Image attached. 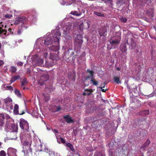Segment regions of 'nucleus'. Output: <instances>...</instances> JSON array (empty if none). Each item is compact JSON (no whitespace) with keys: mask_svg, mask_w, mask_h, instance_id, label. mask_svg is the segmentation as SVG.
Listing matches in <instances>:
<instances>
[{"mask_svg":"<svg viewBox=\"0 0 156 156\" xmlns=\"http://www.w3.org/2000/svg\"><path fill=\"white\" fill-rule=\"evenodd\" d=\"M46 154V153L45 151H43L41 150L39 151L38 154L40 156H44Z\"/></svg>","mask_w":156,"mask_h":156,"instance_id":"nucleus-32","label":"nucleus"},{"mask_svg":"<svg viewBox=\"0 0 156 156\" xmlns=\"http://www.w3.org/2000/svg\"><path fill=\"white\" fill-rule=\"evenodd\" d=\"M66 146L69 147L70 150L73 152H75V149L73 145L69 143L66 144Z\"/></svg>","mask_w":156,"mask_h":156,"instance_id":"nucleus-20","label":"nucleus"},{"mask_svg":"<svg viewBox=\"0 0 156 156\" xmlns=\"http://www.w3.org/2000/svg\"><path fill=\"white\" fill-rule=\"evenodd\" d=\"M56 30H55L54 31L52 32V34L51 35V36H50V37H47L45 40L44 41V44L46 45H51L53 43V39L52 36V34H53V32L56 31Z\"/></svg>","mask_w":156,"mask_h":156,"instance_id":"nucleus-8","label":"nucleus"},{"mask_svg":"<svg viewBox=\"0 0 156 156\" xmlns=\"http://www.w3.org/2000/svg\"><path fill=\"white\" fill-rule=\"evenodd\" d=\"M75 154H76V155H77V156H80V155L79 154H76L75 153Z\"/></svg>","mask_w":156,"mask_h":156,"instance_id":"nucleus-55","label":"nucleus"},{"mask_svg":"<svg viewBox=\"0 0 156 156\" xmlns=\"http://www.w3.org/2000/svg\"><path fill=\"white\" fill-rule=\"evenodd\" d=\"M105 2V3H108L110 4L111 6L112 7L113 5L112 0H101Z\"/></svg>","mask_w":156,"mask_h":156,"instance_id":"nucleus-31","label":"nucleus"},{"mask_svg":"<svg viewBox=\"0 0 156 156\" xmlns=\"http://www.w3.org/2000/svg\"><path fill=\"white\" fill-rule=\"evenodd\" d=\"M19 106L17 104H15L14 107V108L13 110V113L15 115H22L25 113V112L24 111L22 112L21 113H19Z\"/></svg>","mask_w":156,"mask_h":156,"instance_id":"nucleus-13","label":"nucleus"},{"mask_svg":"<svg viewBox=\"0 0 156 156\" xmlns=\"http://www.w3.org/2000/svg\"><path fill=\"white\" fill-rule=\"evenodd\" d=\"M151 13H153V9H152L151 10Z\"/></svg>","mask_w":156,"mask_h":156,"instance_id":"nucleus-56","label":"nucleus"},{"mask_svg":"<svg viewBox=\"0 0 156 156\" xmlns=\"http://www.w3.org/2000/svg\"><path fill=\"white\" fill-rule=\"evenodd\" d=\"M83 41L82 35L81 34L77 35L74 42L75 47L78 49L80 48Z\"/></svg>","mask_w":156,"mask_h":156,"instance_id":"nucleus-3","label":"nucleus"},{"mask_svg":"<svg viewBox=\"0 0 156 156\" xmlns=\"http://www.w3.org/2000/svg\"><path fill=\"white\" fill-rule=\"evenodd\" d=\"M23 25H21V26H20L18 29V30L17 32V33L18 34H20L23 31V30L22 29L23 27Z\"/></svg>","mask_w":156,"mask_h":156,"instance_id":"nucleus-33","label":"nucleus"},{"mask_svg":"<svg viewBox=\"0 0 156 156\" xmlns=\"http://www.w3.org/2000/svg\"><path fill=\"white\" fill-rule=\"evenodd\" d=\"M71 14L74 15H75L77 16H80L81 15L80 13H78V12L76 11H73L71 12Z\"/></svg>","mask_w":156,"mask_h":156,"instance_id":"nucleus-36","label":"nucleus"},{"mask_svg":"<svg viewBox=\"0 0 156 156\" xmlns=\"http://www.w3.org/2000/svg\"><path fill=\"white\" fill-rule=\"evenodd\" d=\"M12 108H11V109H12Z\"/></svg>","mask_w":156,"mask_h":156,"instance_id":"nucleus-63","label":"nucleus"},{"mask_svg":"<svg viewBox=\"0 0 156 156\" xmlns=\"http://www.w3.org/2000/svg\"><path fill=\"white\" fill-rule=\"evenodd\" d=\"M74 25L70 24L69 25L66 26V31L69 30H72L74 29Z\"/></svg>","mask_w":156,"mask_h":156,"instance_id":"nucleus-18","label":"nucleus"},{"mask_svg":"<svg viewBox=\"0 0 156 156\" xmlns=\"http://www.w3.org/2000/svg\"><path fill=\"white\" fill-rule=\"evenodd\" d=\"M113 79L114 82L117 84H119L121 83V82L119 78L118 77H114Z\"/></svg>","mask_w":156,"mask_h":156,"instance_id":"nucleus-23","label":"nucleus"},{"mask_svg":"<svg viewBox=\"0 0 156 156\" xmlns=\"http://www.w3.org/2000/svg\"><path fill=\"white\" fill-rule=\"evenodd\" d=\"M94 156H104V155L101 153L96 152L94 154Z\"/></svg>","mask_w":156,"mask_h":156,"instance_id":"nucleus-37","label":"nucleus"},{"mask_svg":"<svg viewBox=\"0 0 156 156\" xmlns=\"http://www.w3.org/2000/svg\"><path fill=\"white\" fill-rule=\"evenodd\" d=\"M150 143V141L149 140H147L145 142L144 145L141 146V148H144L146 147H147Z\"/></svg>","mask_w":156,"mask_h":156,"instance_id":"nucleus-25","label":"nucleus"},{"mask_svg":"<svg viewBox=\"0 0 156 156\" xmlns=\"http://www.w3.org/2000/svg\"><path fill=\"white\" fill-rule=\"evenodd\" d=\"M25 87H23V89L24 90H25Z\"/></svg>","mask_w":156,"mask_h":156,"instance_id":"nucleus-58","label":"nucleus"},{"mask_svg":"<svg viewBox=\"0 0 156 156\" xmlns=\"http://www.w3.org/2000/svg\"><path fill=\"white\" fill-rule=\"evenodd\" d=\"M44 61L43 59L38 58L37 60L36 64L37 66H42L43 65Z\"/></svg>","mask_w":156,"mask_h":156,"instance_id":"nucleus-16","label":"nucleus"},{"mask_svg":"<svg viewBox=\"0 0 156 156\" xmlns=\"http://www.w3.org/2000/svg\"><path fill=\"white\" fill-rule=\"evenodd\" d=\"M27 83V80L26 78H24L21 82V86H25Z\"/></svg>","mask_w":156,"mask_h":156,"instance_id":"nucleus-28","label":"nucleus"},{"mask_svg":"<svg viewBox=\"0 0 156 156\" xmlns=\"http://www.w3.org/2000/svg\"><path fill=\"white\" fill-rule=\"evenodd\" d=\"M12 29H11V28H9V29H8V30L9 32H11L12 31Z\"/></svg>","mask_w":156,"mask_h":156,"instance_id":"nucleus-52","label":"nucleus"},{"mask_svg":"<svg viewBox=\"0 0 156 156\" xmlns=\"http://www.w3.org/2000/svg\"><path fill=\"white\" fill-rule=\"evenodd\" d=\"M50 156H55V153L54 152H50L49 153Z\"/></svg>","mask_w":156,"mask_h":156,"instance_id":"nucleus-47","label":"nucleus"},{"mask_svg":"<svg viewBox=\"0 0 156 156\" xmlns=\"http://www.w3.org/2000/svg\"><path fill=\"white\" fill-rule=\"evenodd\" d=\"M107 84V83L106 82H105L103 83L104 86H103L102 87H99L98 88L100 89H102V88H104L105 87V85L106 84Z\"/></svg>","mask_w":156,"mask_h":156,"instance_id":"nucleus-48","label":"nucleus"},{"mask_svg":"<svg viewBox=\"0 0 156 156\" xmlns=\"http://www.w3.org/2000/svg\"><path fill=\"white\" fill-rule=\"evenodd\" d=\"M60 32L58 30L55 31L52 34L53 41L51 46L49 48L52 51H57L59 48V41L61 36Z\"/></svg>","mask_w":156,"mask_h":156,"instance_id":"nucleus-1","label":"nucleus"},{"mask_svg":"<svg viewBox=\"0 0 156 156\" xmlns=\"http://www.w3.org/2000/svg\"><path fill=\"white\" fill-rule=\"evenodd\" d=\"M65 120L66 122L68 123H73L74 122V120L69 115L64 116L63 117Z\"/></svg>","mask_w":156,"mask_h":156,"instance_id":"nucleus-11","label":"nucleus"},{"mask_svg":"<svg viewBox=\"0 0 156 156\" xmlns=\"http://www.w3.org/2000/svg\"><path fill=\"white\" fill-rule=\"evenodd\" d=\"M4 101L5 104L11 103L12 101V99L11 98H6L5 99Z\"/></svg>","mask_w":156,"mask_h":156,"instance_id":"nucleus-29","label":"nucleus"},{"mask_svg":"<svg viewBox=\"0 0 156 156\" xmlns=\"http://www.w3.org/2000/svg\"><path fill=\"white\" fill-rule=\"evenodd\" d=\"M74 52L73 51H72V52L71 54L70 55V57H72V59L73 60H74L76 58L77 56L76 55H74Z\"/></svg>","mask_w":156,"mask_h":156,"instance_id":"nucleus-38","label":"nucleus"},{"mask_svg":"<svg viewBox=\"0 0 156 156\" xmlns=\"http://www.w3.org/2000/svg\"><path fill=\"white\" fill-rule=\"evenodd\" d=\"M4 62L2 60H0V66H1L3 64Z\"/></svg>","mask_w":156,"mask_h":156,"instance_id":"nucleus-49","label":"nucleus"},{"mask_svg":"<svg viewBox=\"0 0 156 156\" xmlns=\"http://www.w3.org/2000/svg\"><path fill=\"white\" fill-rule=\"evenodd\" d=\"M12 108H11V109H12Z\"/></svg>","mask_w":156,"mask_h":156,"instance_id":"nucleus-64","label":"nucleus"},{"mask_svg":"<svg viewBox=\"0 0 156 156\" xmlns=\"http://www.w3.org/2000/svg\"><path fill=\"white\" fill-rule=\"evenodd\" d=\"M127 20V19L125 17H122L120 19V21L123 23H126Z\"/></svg>","mask_w":156,"mask_h":156,"instance_id":"nucleus-39","label":"nucleus"},{"mask_svg":"<svg viewBox=\"0 0 156 156\" xmlns=\"http://www.w3.org/2000/svg\"><path fill=\"white\" fill-rule=\"evenodd\" d=\"M84 24L83 23H81L79 26V29L81 31H82L83 29L85 28H84Z\"/></svg>","mask_w":156,"mask_h":156,"instance_id":"nucleus-35","label":"nucleus"},{"mask_svg":"<svg viewBox=\"0 0 156 156\" xmlns=\"http://www.w3.org/2000/svg\"><path fill=\"white\" fill-rule=\"evenodd\" d=\"M101 89V91L102 92H105L107 90V89L105 90L104 89H102V88Z\"/></svg>","mask_w":156,"mask_h":156,"instance_id":"nucleus-51","label":"nucleus"},{"mask_svg":"<svg viewBox=\"0 0 156 156\" xmlns=\"http://www.w3.org/2000/svg\"><path fill=\"white\" fill-rule=\"evenodd\" d=\"M2 145V143L0 142V146Z\"/></svg>","mask_w":156,"mask_h":156,"instance_id":"nucleus-59","label":"nucleus"},{"mask_svg":"<svg viewBox=\"0 0 156 156\" xmlns=\"http://www.w3.org/2000/svg\"><path fill=\"white\" fill-rule=\"evenodd\" d=\"M128 44V43L125 42L122 43L120 46V50L122 52H125L127 51V48H126V44Z\"/></svg>","mask_w":156,"mask_h":156,"instance_id":"nucleus-14","label":"nucleus"},{"mask_svg":"<svg viewBox=\"0 0 156 156\" xmlns=\"http://www.w3.org/2000/svg\"><path fill=\"white\" fill-rule=\"evenodd\" d=\"M94 14L97 16L101 17L104 16V14L102 12H98L97 11H94Z\"/></svg>","mask_w":156,"mask_h":156,"instance_id":"nucleus-22","label":"nucleus"},{"mask_svg":"<svg viewBox=\"0 0 156 156\" xmlns=\"http://www.w3.org/2000/svg\"><path fill=\"white\" fill-rule=\"evenodd\" d=\"M65 3H65V2H64V4H65Z\"/></svg>","mask_w":156,"mask_h":156,"instance_id":"nucleus-62","label":"nucleus"},{"mask_svg":"<svg viewBox=\"0 0 156 156\" xmlns=\"http://www.w3.org/2000/svg\"><path fill=\"white\" fill-rule=\"evenodd\" d=\"M106 29L105 27H101L99 30L98 33L101 37L106 35Z\"/></svg>","mask_w":156,"mask_h":156,"instance_id":"nucleus-12","label":"nucleus"},{"mask_svg":"<svg viewBox=\"0 0 156 156\" xmlns=\"http://www.w3.org/2000/svg\"><path fill=\"white\" fill-rule=\"evenodd\" d=\"M57 108V110L55 111L54 112H56L58 111H59L60 110H61V107L60 106H55Z\"/></svg>","mask_w":156,"mask_h":156,"instance_id":"nucleus-43","label":"nucleus"},{"mask_svg":"<svg viewBox=\"0 0 156 156\" xmlns=\"http://www.w3.org/2000/svg\"><path fill=\"white\" fill-rule=\"evenodd\" d=\"M30 70H29V71H28V72H29V73H30Z\"/></svg>","mask_w":156,"mask_h":156,"instance_id":"nucleus-60","label":"nucleus"},{"mask_svg":"<svg viewBox=\"0 0 156 156\" xmlns=\"http://www.w3.org/2000/svg\"><path fill=\"white\" fill-rule=\"evenodd\" d=\"M116 69H117V70H119V71L120 70V68H119V67H117V68H116Z\"/></svg>","mask_w":156,"mask_h":156,"instance_id":"nucleus-54","label":"nucleus"},{"mask_svg":"<svg viewBox=\"0 0 156 156\" xmlns=\"http://www.w3.org/2000/svg\"><path fill=\"white\" fill-rule=\"evenodd\" d=\"M131 45L132 49L134 48L136 45V41L133 38L131 39Z\"/></svg>","mask_w":156,"mask_h":156,"instance_id":"nucleus-19","label":"nucleus"},{"mask_svg":"<svg viewBox=\"0 0 156 156\" xmlns=\"http://www.w3.org/2000/svg\"><path fill=\"white\" fill-rule=\"evenodd\" d=\"M54 132L55 133H58V131L57 129H55L54 130Z\"/></svg>","mask_w":156,"mask_h":156,"instance_id":"nucleus-50","label":"nucleus"},{"mask_svg":"<svg viewBox=\"0 0 156 156\" xmlns=\"http://www.w3.org/2000/svg\"><path fill=\"white\" fill-rule=\"evenodd\" d=\"M121 40L120 37L117 36L112 37L109 40L110 44L112 46L118 44Z\"/></svg>","mask_w":156,"mask_h":156,"instance_id":"nucleus-4","label":"nucleus"},{"mask_svg":"<svg viewBox=\"0 0 156 156\" xmlns=\"http://www.w3.org/2000/svg\"><path fill=\"white\" fill-rule=\"evenodd\" d=\"M49 78V77L47 74L42 75L40 77V78L38 81L39 84L42 85L44 83V82L48 80Z\"/></svg>","mask_w":156,"mask_h":156,"instance_id":"nucleus-7","label":"nucleus"},{"mask_svg":"<svg viewBox=\"0 0 156 156\" xmlns=\"http://www.w3.org/2000/svg\"><path fill=\"white\" fill-rule=\"evenodd\" d=\"M16 152V150L15 149L10 147L8 149L7 154L8 156H17Z\"/></svg>","mask_w":156,"mask_h":156,"instance_id":"nucleus-9","label":"nucleus"},{"mask_svg":"<svg viewBox=\"0 0 156 156\" xmlns=\"http://www.w3.org/2000/svg\"><path fill=\"white\" fill-rule=\"evenodd\" d=\"M60 139L61 140V143L62 144H64L65 143V140L64 139H63V138L60 137Z\"/></svg>","mask_w":156,"mask_h":156,"instance_id":"nucleus-46","label":"nucleus"},{"mask_svg":"<svg viewBox=\"0 0 156 156\" xmlns=\"http://www.w3.org/2000/svg\"><path fill=\"white\" fill-rule=\"evenodd\" d=\"M14 92L19 97H21V95L20 93V91L16 89H15L14 90Z\"/></svg>","mask_w":156,"mask_h":156,"instance_id":"nucleus-30","label":"nucleus"},{"mask_svg":"<svg viewBox=\"0 0 156 156\" xmlns=\"http://www.w3.org/2000/svg\"><path fill=\"white\" fill-rule=\"evenodd\" d=\"M143 131H144V132H145V130H143Z\"/></svg>","mask_w":156,"mask_h":156,"instance_id":"nucleus-61","label":"nucleus"},{"mask_svg":"<svg viewBox=\"0 0 156 156\" xmlns=\"http://www.w3.org/2000/svg\"><path fill=\"white\" fill-rule=\"evenodd\" d=\"M8 89L10 90H13V88L11 86H8L6 87Z\"/></svg>","mask_w":156,"mask_h":156,"instance_id":"nucleus-45","label":"nucleus"},{"mask_svg":"<svg viewBox=\"0 0 156 156\" xmlns=\"http://www.w3.org/2000/svg\"><path fill=\"white\" fill-rule=\"evenodd\" d=\"M20 76L18 75H16L13 76V77H12L10 80V84H11L13 82H14L16 80L20 79Z\"/></svg>","mask_w":156,"mask_h":156,"instance_id":"nucleus-17","label":"nucleus"},{"mask_svg":"<svg viewBox=\"0 0 156 156\" xmlns=\"http://www.w3.org/2000/svg\"><path fill=\"white\" fill-rule=\"evenodd\" d=\"M85 91L86 92L87 95L89 96L91 94L93 90L92 89H86L85 90Z\"/></svg>","mask_w":156,"mask_h":156,"instance_id":"nucleus-27","label":"nucleus"},{"mask_svg":"<svg viewBox=\"0 0 156 156\" xmlns=\"http://www.w3.org/2000/svg\"><path fill=\"white\" fill-rule=\"evenodd\" d=\"M116 142L113 141L109 142L108 144V146L109 148V154L110 156H117V154H119L120 152H122L123 150V146L122 145H117V148L115 149L114 152L112 151L113 149L116 147L115 145Z\"/></svg>","mask_w":156,"mask_h":156,"instance_id":"nucleus-2","label":"nucleus"},{"mask_svg":"<svg viewBox=\"0 0 156 156\" xmlns=\"http://www.w3.org/2000/svg\"><path fill=\"white\" fill-rule=\"evenodd\" d=\"M124 3L125 2L123 0H119L117 2V5L118 7H119L124 4Z\"/></svg>","mask_w":156,"mask_h":156,"instance_id":"nucleus-24","label":"nucleus"},{"mask_svg":"<svg viewBox=\"0 0 156 156\" xmlns=\"http://www.w3.org/2000/svg\"><path fill=\"white\" fill-rule=\"evenodd\" d=\"M83 95H87V93L86 92H83Z\"/></svg>","mask_w":156,"mask_h":156,"instance_id":"nucleus-53","label":"nucleus"},{"mask_svg":"<svg viewBox=\"0 0 156 156\" xmlns=\"http://www.w3.org/2000/svg\"><path fill=\"white\" fill-rule=\"evenodd\" d=\"M12 15L9 14H6L5 15V17L6 18L9 19L12 17Z\"/></svg>","mask_w":156,"mask_h":156,"instance_id":"nucleus-42","label":"nucleus"},{"mask_svg":"<svg viewBox=\"0 0 156 156\" xmlns=\"http://www.w3.org/2000/svg\"><path fill=\"white\" fill-rule=\"evenodd\" d=\"M4 119V115L2 114H0V126H3Z\"/></svg>","mask_w":156,"mask_h":156,"instance_id":"nucleus-21","label":"nucleus"},{"mask_svg":"<svg viewBox=\"0 0 156 156\" xmlns=\"http://www.w3.org/2000/svg\"><path fill=\"white\" fill-rule=\"evenodd\" d=\"M101 87H102L103 86H104V84H101Z\"/></svg>","mask_w":156,"mask_h":156,"instance_id":"nucleus-57","label":"nucleus"},{"mask_svg":"<svg viewBox=\"0 0 156 156\" xmlns=\"http://www.w3.org/2000/svg\"><path fill=\"white\" fill-rule=\"evenodd\" d=\"M149 114V110H146L143 112V114L144 115H148Z\"/></svg>","mask_w":156,"mask_h":156,"instance_id":"nucleus-41","label":"nucleus"},{"mask_svg":"<svg viewBox=\"0 0 156 156\" xmlns=\"http://www.w3.org/2000/svg\"><path fill=\"white\" fill-rule=\"evenodd\" d=\"M31 144V141L30 142L27 141H25L23 143V148L26 150V152L28 154L32 152V149L30 147Z\"/></svg>","mask_w":156,"mask_h":156,"instance_id":"nucleus-6","label":"nucleus"},{"mask_svg":"<svg viewBox=\"0 0 156 156\" xmlns=\"http://www.w3.org/2000/svg\"><path fill=\"white\" fill-rule=\"evenodd\" d=\"M91 81L93 85L95 86H97L98 85V81L96 80L93 78H91Z\"/></svg>","mask_w":156,"mask_h":156,"instance_id":"nucleus-26","label":"nucleus"},{"mask_svg":"<svg viewBox=\"0 0 156 156\" xmlns=\"http://www.w3.org/2000/svg\"><path fill=\"white\" fill-rule=\"evenodd\" d=\"M87 72L90 74V75L87 76V79L93 77L94 72L92 70H91L90 69H87Z\"/></svg>","mask_w":156,"mask_h":156,"instance_id":"nucleus-15","label":"nucleus"},{"mask_svg":"<svg viewBox=\"0 0 156 156\" xmlns=\"http://www.w3.org/2000/svg\"><path fill=\"white\" fill-rule=\"evenodd\" d=\"M10 67L11 68L10 69V71L12 72V73H14L16 72L17 69L16 67L13 66H12Z\"/></svg>","mask_w":156,"mask_h":156,"instance_id":"nucleus-34","label":"nucleus"},{"mask_svg":"<svg viewBox=\"0 0 156 156\" xmlns=\"http://www.w3.org/2000/svg\"><path fill=\"white\" fill-rule=\"evenodd\" d=\"M0 156H6L5 152L3 150H2L0 152Z\"/></svg>","mask_w":156,"mask_h":156,"instance_id":"nucleus-40","label":"nucleus"},{"mask_svg":"<svg viewBox=\"0 0 156 156\" xmlns=\"http://www.w3.org/2000/svg\"><path fill=\"white\" fill-rule=\"evenodd\" d=\"M25 21V19L22 18H16L15 20V22L14 23V25H17L21 24V25H23Z\"/></svg>","mask_w":156,"mask_h":156,"instance_id":"nucleus-10","label":"nucleus"},{"mask_svg":"<svg viewBox=\"0 0 156 156\" xmlns=\"http://www.w3.org/2000/svg\"><path fill=\"white\" fill-rule=\"evenodd\" d=\"M20 126L21 129H23L27 130L29 129V124L24 119L20 120Z\"/></svg>","mask_w":156,"mask_h":156,"instance_id":"nucleus-5","label":"nucleus"},{"mask_svg":"<svg viewBox=\"0 0 156 156\" xmlns=\"http://www.w3.org/2000/svg\"><path fill=\"white\" fill-rule=\"evenodd\" d=\"M23 63L19 61L17 62V64L18 66H22L23 65Z\"/></svg>","mask_w":156,"mask_h":156,"instance_id":"nucleus-44","label":"nucleus"}]
</instances>
